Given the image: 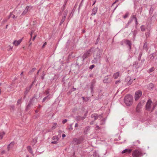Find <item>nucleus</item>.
Masks as SVG:
<instances>
[{
    "instance_id": "1",
    "label": "nucleus",
    "mask_w": 157,
    "mask_h": 157,
    "mask_svg": "<svg viewBox=\"0 0 157 157\" xmlns=\"http://www.w3.org/2000/svg\"><path fill=\"white\" fill-rule=\"evenodd\" d=\"M95 52L94 55V60L92 61V62L94 63H97L98 61H99L101 53V51L98 48L95 49Z\"/></svg>"
},
{
    "instance_id": "2",
    "label": "nucleus",
    "mask_w": 157,
    "mask_h": 157,
    "mask_svg": "<svg viewBox=\"0 0 157 157\" xmlns=\"http://www.w3.org/2000/svg\"><path fill=\"white\" fill-rule=\"evenodd\" d=\"M133 100V97L131 95L127 94L124 98V101L127 106H130L132 103Z\"/></svg>"
},
{
    "instance_id": "3",
    "label": "nucleus",
    "mask_w": 157,
    "mask_h": 157,
    "mask_svg": "<svg viewBox=\"0 0 157 157\" xmlns=\"http://www.w3.org/2000/svg\"><path fill=\"white\" fill-rule=\"evenodd\" d=\"M132 155L133 157H140L142 155V154L140 150H136L133 152Z\"/></svg>"
},
{
    "instance_id": "4",
    "label": "nucleus",
    "mask_w": 157,
    "mask_h": 157,
    "mask_svg": "<svg viewBox=\"0 0 157 157\" xmlns=\"http://www.w3.org/2000/svg\"><path fill=\"white\" fill-rule=\"evenodd\" d=\"M152 105V102L150 100H148L147 101L146 105V110L150 111L151 110V108Z\"/></svg>"
},
{
    "instance_id": "5",
    "label": "nucleus",
    "mask_w": 157,
    "mask_h": 157,
    "mask_svg": "<svg viewBox=\"0 0 157 157\" xmlns=\"http://www.w3.org/2000/svg\"><path fill=\"white\" fill-rule=\"evenodd\" d=\"M142 95V92L140 90H138L135 93V99L136 101H137L141 97Z\"/></svg>"
},
{
    "instance_id": "6",
    "label": "nucleus",
    "mask_w": 157,
    "mask_h": 157,
    "mask_svg": "<svg viewBox=\"0 0 157 157\" xmlns=\"http://www.w3.org/2000/svg\"><path fill=\"white\" fill-rule=\"evenodd\" d=\"M33 8V7L31 6H27L26 7L25 9L21 14V15L24 16L25 15L28 11H30Z\"/></svg>"
},
{
    "instance_id": "7",
    "label": "nucleus",
    "mask_w": 157,
    "mask_h": 157,
    "mask_svg": "<svg viewBox=\"0 0 157 157\" xmlns=\"http://www.w3.org/2000/svg\"><path fill=\"white\" fill-rule=\"evenodd\" d=\"M94 49L93 48H91L90 49L87 50L83 55V57L84 58H86L90 55L91 51Z\"/></svg>"
},
{
    "instance_id": "8",
    "label": "nucleus",
    "mask_w": 157,
    "mask_h": 157,
    "mask_svg": "<svg viewBox=\"0 0 157 157\" xmlns=\"http://www.w3.org/2000/svg\"><path fill=\"white\" fill-rule=\"evenodd\" d=\"M125 81L128 85H131L132 82V80L131 79L130 76H128L125 79Z\"/></svg>"
},
{
    "instance_id": "9",
    "label": "nucleus",
    "mask_w": 157,
    "mask_h": 157,
    "mask_svg": "<svg viewBox=\"0 0 157 157\" xmlns=\"http://www.w3.org/2000/svg\"><path fill=\"white\" fill-rule=\"evenodd\" d=\"M23 38L21 39L18 40H15L13 42V44L15 46H17L21 42Z\"/></svg>"
},
{
    "instance_id": "10",
    "label": "nucleus",
    "mask_w": 157,
    "mask_h": 157,
    "mask_svg": "<svg viewBox=\"0 0 157 157\" xmlns=\"http://www.w3.org/2000/svg\"><path fill=\"white\" fill-rule=\"evenodd\" d=\"M15 16H16V17L17 18L18 15H19L21 13V11L20 10H14L12 12Z\"/></svg>"
},
{
    "instance_id": "11",
    "label": "nucleus",
    "mask_w": 157,
    "mask_h": 157,
    "mask_svg": "<svg viewBox=\"0 0 157 157\" xmlns=\"http://www.w3.org/2000/svg\"><path fill=\"white\" fill-rule=\"evenodd\" d=\"M16 16H15L12 12H11L8 16V19H10V18H12L13 19L15 20L17 18Z\"/></svg>"
},
{
    "instance_id": "12",
    "label": "nucleus",
    "mask_w": 157,
    "mask_h": 157,
    "mask_svg": "<svg viewBox=\"0 0 157 157\" xmlns=\"http://www.w3.org/2000/svg\"><path fill=\"white\" fill-rule=\"evenodd\" d=\"M99 116L97 113H94L92 114L91 116V117L92 118H94V121H95L97 119L98 117Z\"/></svg>"
},
{
    "instance_id": "13",
    "label": "nucleus",
    "mask_w": 157,
    "mask_h": 157,
    "mask_svg": "<svg viewBox=\"0 0 157 157\" xmlns=\"http://www.w3.org/2000/svg\"><path fill=\"white\" fill-rule=\"evenodd\" d=\"M32 86V85L31 84L29 87H27L26 88V90L24 92V94L25 95V96L27 94V93L29 92L30 89L31 88Z\"/></svg>"
},
{
    "instance_id": "14",
    "label": "nucleus",
    "mask_w": 157,
    "mask_h": 157,
    "mask_svg": "<svg viewBox=\"0 0 157 157\" xmlns=\"http://www.w3.org/2000/svg\"><path fill=\"white\" fill-rule=\"evenodd\" d=\"M132 150L130 149H125L122 151V153L124 154L126 153V154L129 153L131 152Z\"/></svg>"
},
{
    "instance_id": "15",
    "label": "nucleus",
    "mask_w": 157,
    "mask_h": 157,
    "mask_svg": "<svg viewBox=\"0 0 157 157\" xmlns=\"http://www.w3.org/2000/svg\"><path fill=\"white\" fill-rule=\"evenodd\" d=\"M67 14L66 13L64 14V16L63 17L61 20V21L60 23V25H61L62 24V23L64 21L65 19V18L67 16Z\"/></svg>"
},
{
    "instance_id": "16",
    "label": "nucleus",
    "mask_w": 157,
    "mask_h": 157,
    "mask_svg": "<svg viewBox=\"0 0 157 157\" xmlns=\"http://www.w3.org/2000/svg\"><path fill=\"white\" fill-rule=\"evenodd\" d=\"M120 75V73L119 72H117L116 73H115L113 75V77L114 79H117L119 77Z\"/></svg>"
},
{
    "instance_id": "17",
    "label": "nucleus",
    "mask_w": 157,
    "mask_h": 157,
    "mask_svg": "<svg viewBox=\"0 0 157 157\" xmlns=\"http://www.w3.org/2000/svg\"><path fill=\"white\" fill-rule=\"evenodd\" d=\"M86 117V116L85 117H80V116H77L76 118V120L77 121H80L81 119L84 120Z\"/></svg>"
},
{
    "instance_id": "18",
    "label": "nucleus",
    "mask_w": 157,
    "mask_h": 157,
    "mask_svg": "<svg viewBox=\"0 0 157 157\" xmlns=\"http://www.w3.org/2000/svg\"><path fill=\"white\" fill-rule=\"evenodd\" d=\"M154 87V85L152 83H150L147 86V88L149 90H151Z\"/></svg>"
},
{
    "instance_id": "19",
    "label": "nucleus",
    "mask_w": 157,
    "mask_h": 157,
    "mask_svg": "<svg viewBox=\"0 0 157 157\" xmlns=\"http://www.w3.org/2000/svg\"><path fill=\"white\" fill-rule=\"evenodd\" d=\"M97 10L98 8L97 7L94 8L93 9L92 13L91 14V15H95L97 12Z\"/></svg>"
},
{
    "instance_id": "20",
    "label": "nucleus",
    "mask_w": 157,
    "mask_h": 157,
    "mask_svg": "<svg viewBox=\"0 0 157 157\" xmlns=\"http://www.w3.org/2000/svg\"><path fill=\"white\" fill-rule=\"evenodd\" d=\"M125 43L126 44L128 45L129 47V49H131V43L130 42V40H126L125 41Z\"/></svg>"
},
{
    "instance_id": "21",
    "label": "nucleus",
    "mask_w": 157,
    "mask_h": 157,
    "mask_svg": "<svg viewBox=\"0 0 157 157\" xmlns=\"http://www.w3.org/2000/svg\"><path fill=\"white\" fill-rule=\"evenodd\" d=\"M131 19H132V20L133 19H135L136 24V25H137V24H138V22H137V19L136 17V15H133L131 17Z\"/></svg>"
},
{
    "instance_id": "22",
    "label": "nucleus",
    "mask_w": 157,
    "mask_h": 157,
    "mask_svg": "<svg viewBox=\"0 0 157 157\" xmlns=\"http://www.w3.org/2000/svg\"><path fill=\"white\" fill-rule=\"evenodd\" d=\"M27 149L29 153L32 154L33 156H34V154L33 153V151H32V149L30 146H28L27 147Z\"/></svg>"
},
{
    "instance_id": "23",
    "label": "nucleus",
    "mask_w": 157,
    "mask_h": 157,
    "mask_svg": "<svg viewBox=\"0 0 157 157\" xmlns=\"http://www.w3.org/2000/svg\"><path fill=\"white\" fill-rule=\"evenodd\" d=\"M141 104L140 103H138L136 108V111L137 112H139L141 108Z\"/></svg>"
},
{
    "instance_id": "24",
    "label": "nucleus",
    "mask_w": 157,
    "mask_h": 157,
    "mask_svg": "<svg viewBox=\"0 0 157 157\" xmlns=\"http://www.w3.org/2000/svg\"><path fill=\"white\" fill-rule=\"evenodd\" d=\"M5 134L4 132H0V139H2L3 138V136Z\"/></svg>"
},
{
    "instance_id": "25",
    "label": "nucleus",
    "mask_w": 157,
    "mask_h": 157,
    "mask_svg": "<svg viewBox=\"0 0 157 157\" xmlns=\"http://www.w3.org/2000/svg\"><path fill=\"white\" fill-rule=\"evenodd\" d=\"M141 30L142 31H145V29L144 25H142L140 27Z\"/></svg>"
},
{
    "instance_id": "26",
    "label": "nucleus",
    "mask_w": 157,
    "mask_h": 157,
    "mask_svg": "<svg viewBox=\"0 0 157 157\" xmlns=\"http://www.w3.org/2000/svg\"><path fill=\"white\" fill-rule=\"evenodd\" d=\"M149 56L150 57V59H153L154 58L153 53L151 54Z\"/></svg>"
},
{
    "instance_id": "27",
    "label": "nucleus",
    "mask_w": 157,
    "mask_h": 157,
    "mask_svg": "<svg viewBox=\"0 0 157 157\" xmlns=\"http://www.w3.org/2000/svg\"><path fill=\"white\" fill-rule=\"evenodd\" d=\"M57 125V123H55L53 124V125L52 127V129H54L56 128V126Z\"/></svg>"
},
{
    "instance_id": "28",
    "label": "nucleus",
    "mask_w": 157,
    "mask_h": 157,
    "mask_svg": "<svg viewBox=\"0 0 157 157\" xmlns=\"http://www.w3.org/2000/svg\"><path fill=\"white\" fill-rule=\"evenodd\" d=\"M14 144V142H12L11 143H10L9 144H10V147L11 148H12Z\"/></svg>"
},
{
    "instance_id": "29",
    "label": "nucleus",
    "mask_w": 157,
    "mask_h": 157,
    "mask_svg": "<svg viewBox=\"0 0 157 157\" xmlns=\"http://www.w3.org/2000/svg\"><path fill=\"white\" fill-rule=\"evenodd\" d=\"M48 98V99H50L49 98H48V96L44 97L43 99V102H44Z\"/></svg>"
},
{
    "instance_id": "30",
    "label": "nucleus",
    "mask_w": 157,
    "mask_h": 157,
    "mask_svg": "<svg viewBox=\"0 0 157 157\" xmlns=\"http://www.w3.org/2000/svg\"><path fill=\"white\" fill-rule=\"evenodd\" d=\"M72 125L73 124H71L70 125V128H69V130H72L73 129Z\"/></svg>"
},
{
    "instance_id": "31",
    "label": "nucleus",
    "mask_w": 157,
    "mask_h": 157,
    "mask_svg": "<svg viewBox=\"0 0 157 157\" xmlns=\"http://www.w3.org/2000/svg\"><path fill=\"white\" fill-rule=\"evenodd\" d=\"M7 20L8 19L6 18L4 19L2 21V23H4L6 22L7 21Z\"/></svg>"
},
{
    "instance_id": "32",
    "label": "nucleus",
    "mask_w": 157,
    "mask_h": 157,
    "mask_svg": "<svg viewBox=\"0 0 157 157\" xmlns=\"http://www.w3.org/2000/svg\"><path fill=\"white\" fill-rule=\"evenodd\" d=\"M96 127H95L96 130H97L98 129H100V127L98 125H97V124H96Z\"/></svg>"
},
{
    "instance_id": "33",
    "label": "nucleus",
    "mask_w": 157,
    "mask_h": 157,
    "mask_svg": "<svg viewBox=\"0 0 157 157\" xmlns=\"http://www.w3.org/2000/svg\"><path fill=\"white\" fill-rule=\"evenodd\" d=\"M52 139L54 140H58L56 136H53L52 137Z\"/></svg>"
},
{
    "instance_id": "34",
    "label": "nucleus",
    "mask_w": 157,
    "mask_h": 157,
    "mask_svg": "<svg viewBox=\"0 0 157 157\" xmlns=\"http://www.w3.org/2000/svg\"><path fill=\"white\" fill-rule=\"evenodd\" d=\"M128 13H127L123 17L124 19L128 17Z\"/></svg>"
},
{
    "instance_id": "35",
    "label": "nucleus",
    "mask_w": 157,
    "mask_h": 157,
    "mask_svg": "<svg viewBox=\"0 0 157 157\" xmlns=\"http://www.w3.org/2000/svg\"><path fill=\"white\" fill-rule=\"evenodd\" d=\"M154 69L153 67L149 69L150 72H151L154 71Z\"/></svg>"
},
{
    "instance_id": "36",
    "label": "nucleus",
    "mask_w": 157,
    "mask_h": 157,
    "mask_svg": "<svg viewBox=\"0 0 157 157\" xmlns=\"http://www.w3.org/2000/svg\"><path fill=\"white\" fill-rule=\"evenodd\" d=\"M21 99H20L18 100L17 102V104H19L21 103Z\"/></svg>"
},
{
    "instance_id": "37",
    "label": "nucleus",
    "mask_w": 157,
    "mask_h": 157,
    "mask_svg": "<svg viewBox=\"0 0 157 157\" xmlns=\"http://www.w3.org/2000/svg\"><path fill=\"white\" fill-rule=\"evenodd\" d=\"M67 121V119H64L62 121V123L63 124H64L66 123Z\"/></svg>"
},
{
    "instance_id": "38",
    "label": "nucleus",
    "mask_w": 157,
    "mask_h": 157,
    "mask_svg": "<svg viewBox=\"0 0 157 157\" xmlns=\"http://www.w3.org/2000/svg\"><path fill=\"white\" fill-rule=\"evenodd\" d=\"M10 148L11 147H10V144H9L7 146V149L8 151H9L10 150Z\"/></svg>"
},
{
    "instance_id": "39",
    "label": "nucleus",
    "mask_w": 157,
    "mask_h": 157,
    "mask_svg": "<svg viewBox=\"0 0 157 157\" xmlns=\"http://www.w3.org/2000/svg\"><path fill=\"white\" fill-rule=\"evenodd\" d=\"M119 0H116L115 2H114L112 4V6H113L114 4L116 3L117 2H118Z\"/></svg>"
},
{
    "instance_id": "40",
    "label": "nucleus",
    "mask_w": 157,
    "mask_h": 157,
    "mask_svg": "<svg viewBox=\"0 0 157 157\" xmlns=\"http://www.w3.org/2000/svg\"><path fill=\"white\" fill-rule=\"evenodd\" d=\"M10 108L11 109H14V106L13 105H11L10 106Z\"/></svg>"
},
{
    "instance_id": "41",
    "label": "nucleus",
    "mask_w": 157,
    "mask_h": 157,
    "mask_svg": "<svg viewBox=\"0 0 157 157\" xmlns=\"http://www.w3.org/2000/svg\"><path fill=\"white\" fill-rule=\"evenodd\" d=\"M94 67V65H92L90 67V69H92Z\"/></svg>"
},
{
    "instance_id": "42",
    "label": "nucleus",
    "mask_w": 157,
    "mask_h": 157,
    "mask_svg": "<svg viewBox=\"0 0 157 157\" xmlns=\"http://www.w3.org/2000/svg\"><path fill=\"white\" fill-rule=\"evenodd\" d=\"M52 143L54 144H56V143H57V140H56V141L55 140L53 141H52Z\"/></svg>"
},
{
    "instance_id": "43",
    "label": "nucleus",
    "mask_w": 157,
    "mask_h": 157,
    "mask_svg": "<svg viewBox=\"0 0 157 157\" xmlns=\"http://www.w3.org/2000/svg\"><path fill=\"white\" fill-rule=\"evenodd\" d=\"M132 19H131L130 20H129L128 22V24H129L130 23H131L132 21Z\"/></svg>"
},
{
    "instance_id": "44",
    "label": "nucleus",
    "mask_w": 157,
    "mask_h": 157,
    "mask_svg": "<svg viewBox=\"0 0 157 157\" xmlns=\"http://www.w3.org/2000/svg\"><path fill=\"white\" fill-rule=\"evenodd\" d=\"M46 44H47V43H46V42H45V43H44V44H43V46H42V47L43 48H44V46H45L46 45Z\"/></svg>"
},
{
    "instance_id": "45",
    "label": "nucleus",
    "mask_w": 157,
    "mask_h": 157,
    "mask_svg": "<svg viewBox=\"0 0 157 157\" xmlns=\"http://www.w3.org/2000/svg\"><path fill=\"white\" fill-rule=\"evenodd\" d=\"M30 105H31V103H29L28 104V105L27 106V108H26V109H27V108L28 109L29 107L30 106Z\"/></svg>"
},
{
    "instance_id": "46",
    "label": "nucleus",
    "mask_w": 157,
    "mask_h": 157,
    "mask_svg": "<svg viewBox=\"0 0 157 157\" xmlns=\"http://www.w3.org/2000/svg\"><path fill=\"white\" fill-rule=\"evenodd\" d=\"M78 141V140L77 138H75L73 139V141L76 142Z\"/></svg>"
},
{
    "instance_id": "47",
    "label": "nucleus",
    "mask_w": 157,
    "mask_h": 157,
    "mask_svg": "<svg viewBox=\"0 0 157 157\" xmlns=\"http://www.w3.org/2000/svg\"><path fill=\"white\" fill-rule=\"evenodd\" d=\"M36 35H35V36L33 37V41H34V40H35V38H36Z\"/></svg>"
},
{
    "instance_id": "48",
    "label": "nucleus",
    "mask_w": 157,
    "mask_h": 157,
    "mask_svg": "<svg viewBox=\"0 0 157 157\" xmlns=\"http://www.w3.org/2000/svg\"><path fill=\"white\" fill-rule=\"evenodd\" d=\"M147 46V43H145L144 44V47L145 48V47H146Z\"/></svg>"
},
{
    "instance_id": "49",
    "label": "nucleus",
    "mask_w": 157,
    "mask_h": 157,
    "mask_svg": "<svg viewBox=\"0 0 157 157\" xmlns=\"http://www.w3.org/2000/svg\"><path fill=\"white\" fill-rule=\"evenodd\" d=\"M155 106H153L152 107V109L151 110V112H152L153 110H154L155 109Z\"/></svg>"
},
{
    "instance_id": "50",
    "label": "nucleus",
    "mask_w": 157,
    "mask_h": 157,
    "mask_svg": "<svg viewBox=\"0 0 157 157\" xmlns=\"http://www.w3.org/2000/svg\"><path fill=\"white\" fill-rule=\"evenodd\" d=\"M33 31H32L31 32V33L30 34V35L31 37H32V34H33Z\"/></svg>"
},
{
    "instance_id": "51",
    "label": "nucleus",
    "mask_w": 157,
    "mask_h": 157,
    "mask_svg": "<svg viewBox=\"0 0 157 157\" xmlns=\"http://www.w3.org/2000/svg\"><path fill=\"white\" fill-rule=\"evenodd\" d=\"M34 71V70L32 71V70L29 72V74H31L32 72Z\"/></svg>"
},
{
    "instance_id": "52",
    "label": "nucleus",
    "mask_w": 157,
    "mask_h": 157,
    "mask_svg": "<svg viewBox=\"0 0 157 157\" xmlns=\"http://www.w3.org/2000/svg\"><path fill=\"white\" fill-rule=\"evenodd\" d=\"M66 136V135L65 134H63L62 135V137L63 138H64Z\"/></svg>"
},
{
    "instance_id": "53",
    "label": "nucleus",
    "mask_w": 157,
    "mask_h": 157,
    "mask_svg": "<svg viewBox=\"0 0 157 157\" xmlns=\"http://www.w3.org/2000/svg\"><path fill=\"white\" fill-rule=\"evenodd\" d=\"M120 80H117V81L115 82V83L116 84H117L118 83V82H120Z\"/></svg>"
},
{
    "instance_id": "54",
    "label": "nucleus",
    "mask_w": 157,
    "mask_h": 157,
    "mask_svg": "<svg viewBox=\"0 0 157 157\" xmlns=\"http://www.w3.org/2000/svg\"><path fill=\"white\" fill-rule=\"evenodd\" d=\"M94 121H91V122L90 123V124H93L94 123Z\"/></svg>"
},
{
    "instance_id": "55",
    "label": "nucleus",
    "mask_w": 157,
    "mask_h": 157,
    "mask_svg": "<svg viewBox=\"0 0 157 157\" xmlns=\"http://www.w3.org/2000/svg\"><path fill=\"white\" fill-rule=\"evenodd\" d=\"M1 153L2 154H4V153H5V150L2 151H1Z\"/></svg>"
},
{
    "instance_id": "56",
    "label": "nucleus",
    "mask_w": 157,
    "mask_h": 157,
    "mask_svg": "<svg viewBox=\"0 0 157 157\" xmlns=\"http://www.w3.org/2000/svg\"><path fill=\"white\" fill-rule=\"evenodd\" d=\"M78 124L77 123H76L75 124V127H78Z\"/></svg>"
},
{
    "instance_id": "57",
    "label": "nucleus",
    "mask_w": 157,
    "mask_h": 157,
    "mask_svg": "<svg viewBox=\"0 0 157 157\" xmlns=\"http://www.w3.org/2000/svg\"><path fill=\"white\" fill-rule=\"evenodd\" d=\"M107 79V78L106 77H105V79L104 80V82H106V81H105V80Z\"/></svg>"
},
{
    "instance_id": "58",
    "label": "nucleus",
    "mask_w": 157,
    "mask_h": 157,
    "mask_svg": "<svg viewBox=\"0 0 157 157\" xmlns=\"http://www.w3.org/2000/svg\"><path fill=\"white\" fill-rule=\"evenodd\" d=\"M10 48L11 49H12L13 48V47L11 46H9Z\"/></svg>"
},
{
    "instance_id": "59",
    "label": "nucleus",
    "mask_w": 157,
    "mask_h": 157,
    "mask_svg": "<svg viewBox=\"0 0 157 157\" xmlns=\"http://www.w3.org/2000/svg\"><path fill=\"white\" fill-rule=\"evenodd\" d=\"M44 75L42 76H41V78L42 79H44Z\"/></svg>"
},
{
    "instance_id": "60",
    "label": "nucleus",
    "mask_w": 157,
    "mask_h": 157,
    "mask_svg": "<svg viewBox=\"0 0 157 157\" xmlns=\"http://www.w3.org/2000/svg\"><path fill=\"white\" fill-rule=\"evenodd\" d=\"M36 70V68H33V69L32 70V71L33 70H34V71L35 70Z\"/></svg>"
},
{
    "instance_id": "61",
    "label": "nucleus",
    "mask_w": 157,
    "mask_h": 157,
    "mask_svg": "<svg viewBox=\"0 0 157 157\" xmlns=\"http://www.w3.org/2000/svg\"><path fill=\"white\" fill-rule=\"evenodd\" d=\"M40 70L38 71L37 72V75H38V73L40 71Z\"/></svg>"
},
{
    "instance_id": "62",
    "label": "nucleus",
    "mask_w": 157,
    "mask_h": 157,
    "mask_svg": "<svg viewBox=\"0 0 157 157\" xmlns=\"http://www.w3.org/2000/svg\"><path fill=\"white\" fill-rule=\"evenodd\" d=\"M36 113H37L38 112V110H36L35 111Z\"/></svg>"
},
{
    "instance_id": "63",
    "label": "nucleus",
    "mask_w": 157,
    "mask_h": 157,
    "mask_svg": "<svg viewBox=\"0 0 157 157\" xmlns=\"http://www.w3.org/2000/svg\"><path fill=\"white\" fill-rule=\"evenodd\" d=\"M118 6V5H117V6H116L115 8L114 9V10H115V9H116L117 8Z\"/></svg>"
},
{
    "instance_id": "64",
    "label": "nucleus",
    "mask_w": 157,
    "mask_h": 157,
    "mask_svg": "<svg viewBox=\"0 0 157 157\" xmlns=\"http://www.w3.org/2000/svg\"><path fill=\"white\" fill-rule=\"evenodd\" d=\"M90 88L91 89V90L92 91L93 90V87H90Z\"/></svg>"
}]
</instances>
